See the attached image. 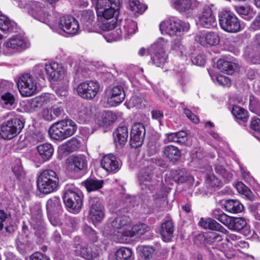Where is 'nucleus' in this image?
Segmentation results:
<instances>
[{
  "label": "nucleus",
  "instance_id": "obj_31",
  "mask_svg": "<svg viewBox=\"0 0 260 260\" xmlns=\"http://www.w3.org/2000/svg\"><path fill=\"white\" fill-rule=\"evenodd\" d=\"M163 156L169 161L174 162L178 160L181 156L179 149L173 145L166 146L162 149Z\"/></svg>",
  "mask_w": 260,
  "mask_h": 260
},
{
  "label": "nucleus",
  "instance_id": "obj_17",
  "mask_svg": "<svg viewBox=\"0 0 260 260\" xmlns=\"http://www.w3.org/2000/svg\"><path fill=\"white\" fill-rule=\"evenodd\" d=\"M145 135V128L141 123L133 125L130 134V143L132 147L137 148L143 144Z\"/></svg>",
  "mask_w": 260,
  "mask_h": 260
},
{
  "label": "nucleus",
  "instance_id": "obj_61",
  "mask_svg": "<svg viewBox=\"0 0 260 260\" xmlns=\"http://www.w3.org/2000/svg\"><path fill=\"white\" fill-rule=\"evenodd\" d=\"M171 48L172 50L179 52L181 55H183L184 51V46L182 44L180 38L179 40H174L173 42Z\"/></svg>",
  "mask_w": 260,
  "mask_h": 260
},
{
  "label": "nucleus",
  "instance_id": "obj_50",
  "mask_svg": "<svg viewBox=\"0 0 260 260\" xmlns=\"http://www.w3.org/2000/svg\"><path fill=\"white\" fill-rule=\"evenodd\" d=\"M247 222L243 218H233L232 217L230 228L235 231H240L243 229L246 225Z\"/></svg>",
  "mask_w": 260,
  "mask_h": 260
},
{
  "label": "nucleus",
  "instance_id": "obj_3",
  "mask_svg": "<svg viewBox=\"0 0 260 260\" xmlns=\"http://www.w3.org/2000/svg\"><path fill=\"white\" fill-rule=\"evenodd\" d=\"M159 28L162 34L182 38L184 32L189 29V24L176 17H171L161 22Z\"/></svg>",
  "mask_w": 260,
  "mask_h": 260
},
{
  "label": "nucleus",
  "instance_id": "obj_64",
  "mask_svg": "<svg viewBox=\"0 0 260 260\" xmlns=\"http://www.w3.org/2000/svg\"><path fill=\"white\" fill-rule=\"evenodd\" d=\"M42 116L44 119L47 121H52L55 119L51 108L44 109L42 113Z\"/></svg>",
  "mask_w": 260,
  "mask_h": 260
},
{
  "label": "nucleus",
  "instance_id": "obj_49",
  "mask_svg": "<svg viewBox=\"0 0 260 260\" xmlns=\"http://www.w3.org/2000/svg\"><path fill=\"white\" fill-rule=\"evenodd\" d=\"M129 7L131 10L135 13H143L147 7L142 4L138 0H129Z\"/></svg>",
  "mask_w": 260,
  "mask_h": 260
},
{
  "label": "nucleus",
  "instance_id": "obj_60",
  "mask_svg": "<svg viewBox=\"0 0 260 260\" xmlns=\"http://www.w3.org/2000/svg\"><path fill=\"white\" fill-rule=\"evenodd\" d=\"M94 1L96 3V12L100 10L101 11L105 8L109 7L114 2H115L112 0H94Z\"/></svg>",
  "mask_w": 260,
  "mask_h": 260
},
{
  "label": "nucleus",
  "instance_id": "obj_1",
  "mask_svg": "<svg viewBox=\"0 0 260 260\" xmlns=\"http://www.w3.org/2000/svg\"><path fill=\"white\" fill-rule=\"evenodd\" d=\"M153 159L147 161V166L142 169L138 175L139 184L142 190L146 193H151L155 189L156 186L159 182V180L154 177V173L159 169V164Z\"/></svg>",
  "mask_w": 260,
  "mask_h": 260
},
{
  "label": "nucleus",
  "instance_id": "obj_6",
  "mask_svg": "<svg viewBox=\"0 0 260 260\" xmlns=\"http://www.w3.org/2000/svg\"><path fill=\"white\" fill-rule=\"evenodd\" d=\"M167 45L166 40L163 38H159L147 50L151 55L153 63L157 67L164 65L167 60V56L164 50Z\"/></svg>",
  "mask_w": 260,
  "mask_h": 260
},
{
  "label": "nucleus",
  "instance_id": "obj_14",
  "mask_svg": "<svg viewBox=\"0 0 260 260\" xmlns=\"http://www.w3.org/2000/svg\"><path fill=\"white\" fill-rule=\"evenodd\" d=\"M63 201L70 211L74 213H78L83 205L82 194L71 190L65 192Z\"/></svg>",
  "mask_w": 260,
  "mask_h": 260
},
{
  "label": "nucleus",
  "instance_id": "obj_16",
  "mask_svg": "<svg viewBox=\"0 0 260 260\" xmlns=\"http://www.w3.org/2000/svg\"><path fill=\"white\" fill-rule=\"evenodd\" d=\"M106 98L109 106H116L124 100L125 93L123 87L120 85H116L107 90Z\"/></svg>",
  "mask_w": 260,
  "mask_h": 260
},
{
  "label": "nucleus",
  "instance_id": "obj_48",
  "mask_svg": "<svg viewBox=\"0 0 260 260\" xmlns=\"http://www.w3.org/2000/svg\"><path fill=\"white\" fill-rule=\"evenodd\" d=\"M149 231V227L145 223H139L131 226L129 232H133L132 238L135 236H141Z\"/></svg>",
  "mask_w": 260,
  "mask_h": 260
},
{
  "label": "nucleus",
  "instance_id": "obj_24",
  "mask_svg": "<svg viewBox=\"0 0 260 260\" xmlns=\"http://www.w3.org/2000/svg\"><path fill=\"white\" fill-rule=\"evenodd\" d=\"M95 246L98 247V249H96L95 251H90L85 246L79 245L76 247L75 252L77 255L81 256L85 259H92L96 258L102 250L101 244H95Z\"/></svg>",
  "mask_w": 260,
  "mask_h": 260
},
{
  "label": "nucleus",
  "instance_id": "obj_26",
  "mask_svg": "<svg viewBox=\"0 0 260 260\" xmlns=\"http://www.w3.org/2000/svg\"><path fill=\"white\" fill-rule=\"evenodd\" d=\"M101 165L108 172H115L119 169V163L116 157L111 154L105 155L101 160Z\"/></svg>",
  "mask_w": 260,
  "mask_h": 260
},
{
  "label": "nucleus",
  "instance_id": "obj_20",
  "mask_svg": "<svg viewBox=\"0 0 260 260\" xmlns=\"http://www.w3.org/2000/svg\"><path fill=\"white\" fill-rule=\"evenodd\" d=\"M5 45L8 48L21 50L29 47L30 43L24 36L21 35H16L8 39L5 43Z\"/></svg>",
  "mask_w": 260,
  "mask_h": 260
},
{
  "label": "nucleus",
  "instance_id": "obj_15",
  "mask_svg": "<svg viewBox=\"0 0 260 260\" xmlns=\"http://www.w3.org/2000/svg\"><path fill=\"white\" fill-rule=\"evenodd\" d=\"M58 27L56 30L61 29L67 34L76 35L78 33L79 25L78 21L73 17L70 16H63L60 17L59 21L56 20Z\"/></svg>",
  "mask_w": 260,
  "mask_h": 260
},
{
  "label": "nucleus",
  "instance_id": "obj_25",
  "mask_svg": "<svg viewBox=\"0 0 260 260\" xmlns=\"http://www.w3.org/2000/svg\"><path fill=\"white\" fill-rule=\"evenodd\" d=\"M44 69L48 77L55 81L59 79L64 74L63 68L56 62L46 64Z\"/></svg>",
  "mask_w": 260,
  "mask_h": 260
},
{
  "label": "nucleus",
  "instance_id": "obj_36",
  "mask_svg": "<svg viewBox=\"0 0 260 260\" xmlns=\"http://www.w3.org/2000/svg\"><path fill=\"white\" fill-rule=\"evenodd\" d=\"M114 136V142L116 146H123L127 141L128 130L126 127L122 126L117 128Z\"/></svg>",
  "mask_w": 260,
  "mask_h": 260
},
{
  "label": "nucleus",
  "instance_id": "obj_46",
  "mask_svg": "<svg viewBox=\"0 0 260 260\" xmlns=\"http://www.w3.org/2000/svg\"><path fill=\"white\" fill-rule=\"evenodd\" d=\"M103 185V181L96 179H88L85 182V185L88 191H94L100 189Z\"/></svg>",
  "mask_w": 260,
  "mask_h": 260
},
{
  "label": "nucleus",
  "instance_id": "obj_63",
  "mask_svg": "<svg viewBox=\"0 0 260 260\" xmlns=\"http://www.w3.org/2000/svg\"><path fill=\"white\" fill-rule=\"evenodd\" d=\"M216 79L218 84L223 86H230L231 85L230 79L225 76L219 75L216 77Z\"/></svg>",
  "mask_w": 260,
  "mask_h": 260
},
{
  "label": "nucleus",
  "instance_id": "obj_43",
  "mask_svg": "<svg viewBox=\"0 0 260 260\" xmlns=\"http://www.w3.org/2000/svg\"><path fill=\"white\" fill-rule=\"evenodd\" d=\"M16 29V23L11 21L7 16L0 15V29L3 31H15Z\"/></svg>",
  "mask_w": 260,
  "mask_h": 260
},
{
  "label": "nucleus",
  "instance_id": "obj_12",
  "mask_svg": "<svg viewBox=\"0 0 260 260\" xmlns=\"http://www.w3.org/2000/svg\"><path fill=\"white\" fill-rule=\"evenodd\" d=\"M119 9V5L116 2H114L109 7L105 8L102 9L101 11L97 12V16L98 17H102L107 20L112 19L110 22L104 23L102 28L105 30H110L114 29L116 25L115 18L114 19L115 15L117 16L118 14V10Z\"/></svg>",
  "mask_w": 260,
  "mask_h": 260
},
{
  "label": "nucleus",
  "instance_id": "obj_45",
  "mask_svg": "<svg viewBox=\"0 0 260 260\" xmlns=\"http://www.w3.org/2000/svg\"><path fill=\"white\" fill-rule=\"evenodd\" d=\"M116 260H128L132 256V250L126 247H121L115 254Z\"/></svg>",
  "mask_w": 260,
  "mask_h": 260
},
{
  "label": "nucleus",
  "instance_id": "obj_38",
  "mask_svg": "<svg viewBox=\"0 0 260 260\" xmlns=\"http://www.w3.org/2000/svg\"><path fill=\"white\" fill-rule=\"evenodd\" d=\"M166 136L168 142H174L178 144L184 143L187 139V134L183 131L166 134Z\"/></svg>",
  "mask_w": 260,
  "mask_h": 260
},
{
  "label": "nucleus",
  "instance_id": "obj_7",
  "mask_svg": "<svg viewBox=\"0 0 260 260\" xmlns=\"http://www.w3.org/2000/svg\"><path fill=\"white\" fill-rule=\"evenodd\" d=\"M219 22L221 28L227 32L235 33L241 29L238 18L230 11H222L219 14Z\"/></svg>",
  "mask_w": 260,
  "mask_h": 260
},
{
  "label": "nucleus",
  "instance_id": "obj_19",
  "mask_svg": "<svg viewBox=\"0 0 260 260\" xmlns=\"http://www.w3.org/2000/svg\"><path fill=\"white\" fill-rule=\"evenodd\" d=\"M195 40L205 47L215 46L219 42V37L215 32L201 31L197 34Z\"/></svg>",
  "mask_w": 260,
  "mask_h": 260
},
{
  "label": "nucleus",
  "instance_id": "obj_59",
  "mask_svg": "<svg viewBox=\"0 0 260 260\" xmlns=\"http://www.w3.org/2000/svg\"><path fill=\"white\" fill-rule=\"evenodd\" d=\"M206 183L212 186H218L220 184V180L213 174L209 173L206 175Z\"/></svg>",
  "mask_w": 260,
  "mask_h": 260
},
{
  "label": "nucleus",
  "instance_id": "obj_21",
  "mask_svg": "<svg viewBox=\"0 0 260 260\" xmlns=\"http://www.w3.org/2000/svg\"><path fill=\"white\" fill-rule=\"evenodd\" d=\"M137 29V23L131 20L125 19L121 21L119 31L117 30V36L115 37V40H119L123 36L124 37L133 35Z\"/></svg>",
  "mask_w": 260,
  "mask_h": 260
},
{
  "label": "nucleus",
  "instance_id": "obj_8",
  "mask_svg": "<svg viewBox=\"0 0 260 260\" xmlns=\"http://www.w3.org/2000/svg\"><path fill=\"white\" fill-rule=\"evenodd\" d=\"M23 126V123L19 118H12L2 124L0 136L4 139H11L21 132Z\"/></svg>",
  "mask_w": 260,
  "mask_h": 260
},
{
  "label": "nucleus",
  "instance_id": "obj_55",
  "mask_svg": "<svg viewBox=\"0 0 260 260\" xmlns=\"http://www.w3.org/2000/svg\"><path fill=\"white\" fill-rule=\"evenodd\" d=\"M249 109L252 112L260 116V104L253 95L249 97Z\"/></svg>",
  "mask_w": 260,
  "mask_h": 260
},
{
  "label": "nucleus",
  "instance_id": "obj_52",
  "mask_svg": "<svg viewBox=\"0 0 260 260\" xmlns=\"http://www.w3.org/2000/svg\"><path fill=\"white\" fill-rule=\"evenodd\" d=\"M175 179L176 181L181 183L188 182L189 183L192 184L194 181L193 178L184 170L179 171L177 175L175 177Z\"/></svg>",
  "mask_w": 260,
  "mask_h": 260
},
{
  "label": "nucleus",
  "instance_id": "obj_9",
  "mask_svg": "<svg viewBox=\"0 0 260 260\" xmlns=\"http://www.w3.org/2000/svg\"><path fill=\"white\" fill-rule=\"evenodd\" d=\"M51 99L50 94H44L26 102H22L20 103L21 110L27 113L38 111L44 106L50 104Z\"/></svg>",
  "mask_w": 260,
  "mask_h": 260
},
{
  "label": "nucleus",
  "instance_id": "obj_39",
  "mask_svg": "<svg viewBox=\"0 0 260 260\" xmlns=\"http://www.w3.org/2000/svg\"><path fill=\"white\" fill-rule=\"evenodd\" d=\"M226 210L233 213H238L242 212L244 207L238 200H230L225 201L224 205Z\"/></svg>",
  "mask_w": 260,
  "mask_h": 260
},
{
  "label": "nucleus",
  "instance_id": "obj_18",
  "mask_svg": "<svg viewBox=\"0 0 260 260\" xmlns=\"http://www.w3.org/2000/svg\"><path fill=\"white\" fill-rule=\"evenodd\" d=\"M213 5L205 6L203 12L199 18L198 24L205 28H212L216 25L214 15L213 14Z\"/></svg>",
  "mask_w": 260,
  "mask_h": 260
},
{
  "label": "nucleus",
  "instance_id": "obj_30",
  "mask_svg": "<svg viewBox=\"0 0 260 260\" xmlns=\"http://www.w3.org/2000/svg\"><path fill=\"white\" fill-rule=\"evenodd\" d=\"M37 150L43 162L50 160L54 152L53 146L48 143L39 145L37 146Z\"/></svg>",
  "mask_w": 260,
  "mask_h": 260
},
{
  "label": "nucleus",
  "instance_id": "obj_41",
  "mask_svg": "<svg viewBox=\"0 0 260 260\" xmlns=\"http://www.w3.org/2000/svg\"><path fill=\"white\" fill-rule=\"evenodd\" d=\"M83 232L88 239L93 243L94 246H95V244H101L102 245V249L105 248V245L103 244L102 241L99 243L98 241V236L97 234L91 227L87 225H84L83 229Z\"/></svg>",
  "mask_w": 260,
  "mask_h": 260
},
{
  "label": "nucleus",
  "instance_id": "obj_42",
  "mask_svg": "<svg viewBox=\"0 0 260 260\" xmlns=\"http://www.w3.org/2000/svg\"><path fill=\"white\" fill-rule=\"evenodd\" d=\"M232 113L237 119L243 122H247L249 117L247 111L237 105L233 106Z\"/></svg>",
  "mask_w": 260,
  "mask_h": 260
},
{
  "label": "nucleus",
  "instance_id": "obj_5",
  "mask_svg": "<svg viewBox=\"0 0 260 260\" xmlns=\"http://www.w3.org/2000/svg\"><path fill=\"white\" fill-rule=\"evenodd\" d=\"M29 13L36 20L47 24L52 30H56L58 23L56 20L47 12V8L39 3H33L28 11Z\"/></svg>",
  "mask_w": 260,
  "mask_h": 260
},
{
  "label": "nucleus",
  "instance_id": "obj_13",
  "mask_svg": "<svg viewBox=\"0 0 260 260\" xmlns=\"http://www.w3.org/2000/svg\"><path fill=\"white\" fill-rule=\"evenodd\" d=\"M89 204L88 217L89 219L93 224L101 222L105 216V210L100 200L95 197L90 198Z\"/></svg>",
  "mask_w": 260,
  "mask_h": 260
},
{
  "label": "nucleus",
  "instance_id": "obj_32",
  "mask_svg": "<svg viewBox=\"0 0 260 260\" xmlns=\"http://www.w3.org/2000/svg\"><path fill=\"white\" fill-rule=\"evenodd\" d=\"M174 225L171 220H167L161 224L160 233L163 240L169 241L173 236Z\"/></svg>",
  "mask_w": 260,
  "mask_h": 260
},
{
  "label": "nucleus",
  "instance_id": "obj_56",
  "mask_svg": "<svg viewBox=\"0 0 260 260\" xmlns=\"http://www.w3.org/2000/svg\"><path fill=\"white\" fill-rule=\"evenodd\" d=\"M79 146V142L76 139H72L62 145L60 149L67 151H74L77 149Z\"/></svg>",
  "mask_w": 260,
  "mask_h": 260
},
{
  "label": "nucleus",
  "instance_id": "obj_11",
  "mask_svg": "<svg viewBox=\"0 0 260 260\" xmlns=\"http://www.w3.org/2000/svg\"><path fill=\"white\" fill-rule=\"evenodd\" d=\"M17 84L20 94L23 96H30L37 90L36 81L29 74L22 75L19 78Z\"/></svg>",
  "mask_w": 260,
  "mask_h": 260
},
{
  "label": "nucleus",
  "instance_id": "obj_33",
  "mask_svg": "<svg viewBox=\"0 0 260 260\" xmlns=\"http://www.w3.org/2000/svg\"><path fill=\"white\" fill-rule=\"evenodd\" d=\"M48 214L57 215L61 210V205L59 198L53 197L48 200L46 203Z\"/></svg>",
  "mask_w": 260,
  "mask_h": 260
},
{
  "label": "nucleus",
  "instance_id": "obj_10",
  "mask_svg": "<svg viewBox=\"0 0 260 260\" xmlns=\"http://www.w3.org/2000/svg\"><path fill=\"white\" fill-rule=\"evenodd\" d=\"M100 85L96 81L89 80L80 83L77 86L78 94L83 99L92 100L100 90Z\"/></svg>",
  "mask_w": 260,
  "mask_h": 260
},
{
  "label": "nucleus",
  "instance_id": "obj_37",
  "mask_svg": "<svg viewBox=\"0 0 260 260\" xmlns=\"http://www.w3.org/2000/svg\"><path fill=\"white\" fill-rule=\"evenodd\" d=\"M10 220V215L4 210H0V231L5 228L6 232L11 233L15 230V228L9 225Z\"/></svg>",
  "mask_w": 260,
  "mask_h": 260
},
{
  "label": "nucleus",
  "instance_id": "obj_44",
  "mask_svg": "<svg viewBox=\"0 0 260 260\" xmlns=\"http://www.w3.org/2000/svg\"><path fill=\"white\" fill-rule=\"evenodd\" d=\"M116 119L115 115L110 111L104 112L98 119V123L100 125H110Z\"/></svg>",
  "mask_w": 260,
  "mask_h": 260
},
{
  "label": "nucleus",
  "instance_id": "obj_35",
  "mask_svg": "<svg viewBox=\"0 0 260 260\" xmlns=\"http://www.w3.org/2000/svg\"><path fill=\"white\" fill-rule=\"evenodd\" d=\"M217 67L221 72L231 75L236 70L237 66L233 62L220 59L217 62Z\"/></svg>",
  "mask_w": 260,
  "mask_h": 260
},
{
  "label": "nucleus",
  "instance_id": "obj_51",
  "mask_svg": "<svg viewBox=\"0 0 260 260\" xmlns=\"http://www.w3.org/2000/svg\"><path fill=\"white\" fill-rule=\"evenodd\" d=\"M49 134L52 139L56 140H62L65 139V134L63 133H60L58 126L56 125V123L53 124L50 127Z\"/></svg>",
  "mask_w": 260,
  "mask_h": 260
},
{
  "label": "nucleus",
  "instance_id": "obj_53",
  "mask_svg": "<svg viewBox=\"0 0 260 260\" xmlns=\"http://www.w3.org/2000/svg\"><path fill=\"white\" fill-rule=\"evenodd\" d=\"M17 243L18 250L22 254L30 252L34 249V245L30 240H28L25 242L19 240Z\"/></svg>",
  "mask_w": 260,
  "mask_h": 260
},
{
  "label": "nucleus",
  "instance_id": "obj_58",
  "mask_svg": "<svg viewBox=\"0 0 260 260\" xmlns=\"http://www.w3.org/2000/svg\"><path fill=\"white\" fill-rule=\"evenodd\" d=\"M91 114V107L90 105H82L79 111V116L83 119H86Z\"/></svg>",
  "mask_w": 260,
  "mask_h": 260
},
{
  "label": "nucleus",
  "instance_id": "obj_57",
  "mask_svg": "<svg viewBox=\"0 0 260 260\" xmlns=\"http://www.w3.org/2000/svg\"><path fill=\"white\" fill-rule=\"evenodd\" d=\"M218 214H216L215 212L214 213L215 217L219 221L230 228L232 217L228 216L222 211H218Z\"/></svg>",
  "mask_w": 260,
  "mask_h": 260
},
{
  "label": "nucleus",
  "instance_id": "obj_22",
  "mask_svg": "<svg viewBox=\"0 0 260 260\" xmlns=\"http://www.w3.org/2000/svg\"><path fill=\"white\" fill-rule=\"evenodd\" d=\"M173 7L180 12H188L197 8V0H171Z\"/></svg>",
  "mask_w": 260,
  "mask_h": 260
},
{
  "label": "nucleus",
  "instance_id": "obj_40",
  "mask_svg": "<svg viewBox=\"0 0 260 260\" xmlns=\"http://www.w3.org/2000/svg\"><path fill=\"white\" fill-rule=\"evenodd\" d=\"M0 103L6 108L11 109L15 107V99L14 95L9 92L0 95Z\"/></svg>",
  "mask_w": 260,
  "mask_h": 260
},
{
  "label": "nucleus",
  "instance_id": "obj_28",
  "mask_svg": "<svg viewBox=\"0 0 260 260\" xmlns=\"http://www.w3.org/2000/svg\"><path fill=\"white\" fill-rule=\"evenodd\" d=\"M199 224L204 229L219 231L222 234H224L227 232L226 230L221 224L218 223L216 220L211 218L204 219L201 218L199 222Z\"/></svg>",
  "mask_w": 260,
  "mask_h": 260
},
{
  "label": "nucleus",
  "instance_id": "obj_27",
  "mask_svg": "<svg viewBox=\"0 0 260 260\" xmlns=\"http://www.w3.org/2000/svg\"><path fill=\"white\" fill-rule=\"evenodd\" d=\"M56 125L58 126L60 133L65 134L64 139L72 136L77 129L76 124L71 120L68 119L56 122Z\"/></svg>",
  "mask_w": 260,
  "mask_h": 260
},
{
  "label": "nucleus",
  "instance_id": "obj_2",
  "mask_svg": "<svg viewBox=\"0 0 260 260\" xmlns=\"http://www.w3.org/2000/svg\"><path fill=\"white\" fill-rule=\"evenodd\" d=\"M111 226L117 232L118 241L121 243H127L133 235V232H129L132 224L131 218L125 215H117L110 219Z\"/></svg>",
  "mask_w": 260,
  "mask_h": 260
},
{
  "label": "nucleus",
  "instance_id": "obj_29",
  "mask_svg": "<svg viewBox=\"0 0 260 260\" xmlns=\"http://www.w3.org/2000/svg\"><path fill=\"white\" fill-rule=\"evenodd\" d=\"M87 166L86 157L82 155H72L70 158V167L75 171L84 169Z\"/></svg>",
  "mask_w": 260,
  "mask_h": 260
},
{
  "label": "nucleus",
  "instance_id": "obj_62",
  "mask_svg": "<svg viewBox=\"0 0 260 260\" xmlns=\"http://www.w3.org/2000/svg\"><path fill=\"white\" fill-rule=\"evenodd\" d=\"M141 253L145 258L152 256L154 252V249L152 246H144L141 248Z\"/></svg>",
  "mask_w": 260,
  "mask_h": 260
},
{
  "label": "nucleus",
  "instance_id": "obj_34",
  "mask_svg": "<svg viewBox=\"0 0 260 260\" xmlns=\"http://www.w3.org/2000/svg\"><path fill=\"white\" fill-rule=\"evenodd\" d=\"M30 223L34 229L36 230L35 233L36 235L41 236L45 233V229L40 210L38 211L37 216L36 217L34 216L31 217Z\"/></svg>",
  "mask_w": 260,
  "mask_h": 260
},
{
  "label": "nucleus",
  "instance_id": "obj_47",
  "mask_svg": "<svg viewBox=\"0 0 260 260\" xmlns=\"http://www.w3.org/2000/svg\"><path fill=\"white\" fill-rule=\"evenodd\" d=\"M217 174L221 176L226 182L232 180L233 174V172L224 168L222 166L218 165L215 168Z\"/></svg>",
  "mask_w": 260,
  "mask_h": 260
},
{
  "label": "nucleus",
  "instance_id": "obj_23",
  "mask_svg": "<svg viewBox=\"0 0 260 260\" xmlns=\"http://www.w3.org/2000/svg\"><path fill=\"white\" fill-rule=\"evenodd\" d=\"M255 42L252 48H248L245 55L253 63H260V34L255 37Z\"/></svg>",
  "mask_w": 260,
  "mask_h": 260
},
{
  "label": "nucleus",
  "instance_id": "obj_4",
  "mask_svg": "<svg viewBox=\"0 0 260 260\" xmlns=\"http://www.w3.org/2000/svg\"><path fill=\"white\" fill-rule=\"evenodd\" d=\"M59 179L56 173L52 170H45L41 173L38 180L37 187L39 191L48 194L57 190Z\"/></svg>",
  "mask_w": 260,
  "mask_h": 260
},
{
  "label": "nucleus",
  "instance_id": "obj_54",
  "mask_svg": "<svg viewBox=\"0 0 260 260\" xmlns=\"http://www.w3.org/2000/svg\"><path fill=\"white\" fill-rule=\"evenodd\" d=\"M236 188L241 194L246 196L247 198L251 200L252 198V193L250 190L242 182H238L236 185Z\"/></svg>",
  "mask_w": 260,
  "mask_h": 260
}]
</instances>
